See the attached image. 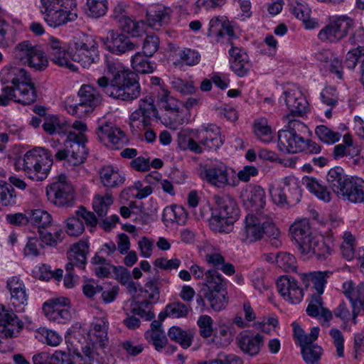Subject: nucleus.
<instances>
[{"label": "nucleus", "mask_w": 364, "mask_h": 364, "mask_svg": "<svg viewBox=\"0 0 364 364\" xmlns=\"http://www.w3.org/2000/svg\"><path fill=\"white\" fill-rule=\"evenodd\" d=\"M172 10L162 4L150 6L146 10L147 25L154 29L167 25L171 21Z\"/></svg>", "instance_id": "bb28decb"}, {"label": "nucleus", "mask_w": 364, "mask_h": 364, "mask_svg": "<svg viewBox=\"0 0 364 364\" xmlns=\"http://www.w3.org/2000/svg\"><path fill=\"white\" fill-rule=\"evenodd\" d=\"M149 56H146L144 54L143 55L141 53H136L132 58V66L133 69L138 73L144 74V73H151L154 72L156 64L154 63L151 62L148 59Z\"/></svg>", "instance_id": "37998d69"}, {"label": "nucleus", "mask_w": 364, "mask_h": 364, "mask_svg": "<svg viewBox=\"0 0 364 364\" xmlns=\"http://www.w3.org/2000/svg\"><path fill=\"white\" fill-rule=\"evenodd\" d=\"M204 297L209 302L211 309L215 311L224 309L228 303L226 289L215 291H204Z\"/></svg>", "instance_id": "ea45409f"}, {"label": "nucleus", "mask_w": 364, "mask_h": 364, "mask_svg": "<svg viewBox=\"0 0 364 364\" xmlns=\"http://www.w3.org/2000/svg\"><path fill=\"white\" fill-rule=\"evenodd\" d=\"M4 85L0 95V105L6 106L14 100L23 105H31L36 100L34 85L26 70L16 66H5L0 73Z\"/></svg>", "instance_id": "f03ea898"}, {"label": "nucleus", "mask_w": 364, "mask_h": 364, "mask_svg": "<svg viewBox=\"0 0 364 364\" xmlns=\"http://www.w3.org/2000/svg\"><path fill=\"white\" fill-rule=\"evenodd\" d=\"M36 48V46H33L27 41L19 43L16 46L13 52L15 60L23 65H26Z\"/></svg>", "instance_id": "a18cd8bd"}, {"label": "nucleus", "mask_w": 364, "mask_h": 364, "mask_svg": "<svg viewBox=\"0 0 364 364\" xmlns=\"http://www.w3.org/2000/svg\"><path fill=\"white\" fill-rule=\"evenodd\" d=\"M302 184L318 198L324 202L331 200V193L326 186L322 185L316 178L304 176L301 180Z\"/></svg>", "instance_id": "e433bc0d"}, {"label": "nucleus", "mask_w": 364, "mask_h": 364, "mask_svg": "<svg viewBox=\"0 0 364 364\" xmlns=\"http://www.w3.org/2000/svg\"><path fill=\"white\" fill-rule=\"evenodd\" d=\"M229 54L232 58L230 66L232 70L239 77L246 75L251 66L247 53L243 49L232 46L229 50Z\"/></svg>", "instance_id": "cd10ccee"}, {"label": "nucleus", "mask_w": 364, "mask_h": 364, "mask_svg": "<svg viewBox=\"0 0 364 364\" xmlns=\"http://www.w3.org/2000/svg\"><path fill=\"white\" fill-rule=\"evenodd\" d=\"M277 287L281 296L291 304H298L303 299V289L298 285L296 279L291 276H281L277 281Z\"/></svg>", "instance_id": "412c9836"}, {"label": "nucleus", "mask_w": 364, "mask_h": 364, "mask_svg": "<svg viewBox=\"0 0 364 364\" xmlns=\"http://www.w3.org/2000/svg\"><path fill=\"white\" fill-rule=\"evenodd\" d=\"M16 165L21 167L32 180L43 181L47 178L53 165L52 155L47 149L36 148L19 158Z\"/></svg>", "instance_id": "39448f33"}, {"label": "nucleus", "mask_w": 364, "mask_h": 364, "mask_svg": "<svg viewBox=\"0 0 364 364\" xmlns=\"http://www.w3.org/2000/svg\"><path fill=\"white\" fill-rule=\"evenodd\" d=\"M187 215L186 210L181 205H173L171 208H166L163 213L164 220L177 223L184 222Z\"/></svg>", "instance_id": "864d4df0"}, {"label": "nucleus", "mask_w": 364, "mask_h": 364, "mask_svg": "<svg viewBox=\"0 0 364 364\" xmlns=\"http://www.w3.org/2000/svg\"><path fill=\"white\" fill-rule=\"evenodd\" d=\"M67 127L66 122H61L55 116L46 117L42 125L43 130L50 135L65 133Z\"/></svg>", "instance_id": "3c124183"}, {"label": "nucleus", "mask_w": 364, "mask_h": 364, "mask_svg": "<svg viewBox=\"0 0 364 364\" xmlns=\"http://www.w3.org/2000/svg\"><path fill=\"white\" fill-rule=\"evenodd\" d=\"M206 289L204 291H215L226 289V282L216 269H209L205 272V284Z\"/></svg>", "instance_id": "4c0bfd02"}, {"label": "nucleus", "mask_w": 364, "mask_h": 364, "mask_svg": "<svg viewBox=\"0 0 364 364\" xmlns=\"http://www.w3.org/2000/svg\"><path fill=\"white\" fill-rule=\"evenodd\" d=\"M35 337L38 341L50 346H57L62 341V338L58 333L46 328H38L36 331Z\"/></svg>", "instance_id": "09e8293b"}, {"label": "nucleus", "mask_w": 364, "mask_h": 364, "mask_svg": "<svg viewBox=\"0 0 364 364\" xmlns=\"http://www.w3.org/2000/svg\"><path fill=\"white\" fill-rule=\"evenodd\" d=\"M6 287L11 294V304L16 311H23L28 304V294L23 281L16 276L10 277L6 282Z\"/></svg>", "instance_id": "4be33fe9"}, {"label": "nucleus", "mask_w": 364, "mask_h": 364, "mask_svg": "<svg viewBox=\"0 0 364 364\" xmlns=\"http://www.w3.org/2000/svg\"><path fill=\"white\" fill-rule=\"evenodd\" d=\"M112 203V195L107 193L105 196H96L92 202V207L99 217H104L107 215L108 208Z\"/></svg>", "instance_id": "5fc2aeb1"}, {"label": "nucleus", "mask_w": 364, "mask_h": 364, "mask_svg": "<svg viewBox=\"0 0 364 364\" xmlns=\"http://www.w3.org/2000/svg\"><path fill=\"white\" fill-rule=\"evenodd\" d=\"M46 196L48 200L57 206L70 205L74 199V191L66 176L60 175L57 181L47 186Z\"/></svg>", "instance_id": "dca6fc26"}, {"label": "nucleus", "mask_w": 364, "mask_h": 364, "mask_svg": "<svg viewBox=\"0 0 364 364\" xmlns=\"http://www.w3.org/2000/svg\"><path fill=\"white\" fill-rule=\"evenodd\" d=\"M108 50L117 55H122L135 50L137 46L123 33L110 31L105 43Z\"/></svg>", "instance_id": "a878e982"}, {"label": "nucleus", "mask_w": 364, "mask_h": 364, "mask_svg": "<svg viewBox=\"0 0 364 364\" xmlns=\"http://www.w3.org/2000/svg\"><path fill=\"white\" fill-rule=\"evenodd\" d=\"M354 21L346 15L333 16L329 23L318 33V38L323 42L337 43L353 31Z\"/></svg>", "instance_id": "9d476101"}, {"label": "nucleus", "mask_w": 364, "mask_h": 364, "mask_svg": "<svg viewBox=\"0 0 364 364\" xmlns=\"http://www.w3.org/2000/svg\"><path fill=\"white\" fill-rule=\"evenodd\" d=\"M105 70L112 78L102 76L97 80V85L105 93L122 101H132L139 97L141 86L135 73L108 57L105 60Z\"/></svg>", "instance_id": "f257e3e1"}, {"label": "nucleus", "mask_w": 364, "mask_h": 364, "mask_svg": "<svg viewBox=\"0 0 364 364\" xmlns=\"http://www.w3.org/2000/svg\"><path fill=\"white\" fill-rule=\"evenodd\" d=\"M350 178L344 169L341 166H335L331 168L327 175L326 181L329 188L338 196L345 188V186Z\"/></svg>", "instance_id": "c756f323"}, {"label": "nucleus", "mask_w": 364, "mask_h": 364, "mask_svg": "<svg viewBox=\"0 0 364 364\" xmlns=\"http://www.w3.org/2000/svg\"><path fill=\"white\" fill-rule=\"evenodd\" d=\"M302 357L306 364H315L318 362L322 354V348L313 344L301 349Z\"/></svg>", "instance_id": "0e129e2a"}, {"label": "nucleus", "mask_w": 364, "mask_h": 364, "mask_svg": "<svg viewBox=\"0 0 364 364\" xmlns=\"http://www.w3.org/2000/svg\"><path fill=\"white\" fill-rule=\"evenodd\" d=\"M276 262L279 267L285 272H294L296 269V260L295 257L286 252L277 253Z\"/></svg>", "instance_id": "4d7b16f0"}, {"label": "nucleus", "mask_w": 364, "mask_h": 364, "mask_svg": "<svg viewBox=\"0 0 364 364\" xmlns=\"http://www.w3.org/2000/svg\"><path fill=\"white\" fill-rule=\"evenodd\" d=\"M306 311L309 316H320L325 322H329L333 318L332 312L328 309L323 307L321 296L315 294H312Z\"/></svg>", "instance_id": "473e14b6"}, {"label": "nucleus", "mask_w": 364, "mask_h": 364, "mask_svg": "<svg viewBox=\"0 0 364 364\" xmlns=\"http://www.w3.org/2000/svg\"><path fill=\"white\" fill-rule=\"evenodd\" d=\"M276 225L272 215L265 213L248 214L245 219V240L256 242L264 238L267 235H274Z\"/></svg>", "instance_id": "1a4fd4ad"}, {"label": "nucleus", "mask_w": 364, "mask_h": 364, "mask_svg": "<svg viewBox=\"0 0 364 364\" xmlns=\"http://www.w3.org/2000/svg\"><path fill=\"white\" fill-rule=\"evenodd\" d=\"M170 84L174 90L183 95H192L197 90V88L193 85V82L182 80L176 77L171 78Z\"/></svg>", "instance_id": "13d9d810"}, {"label": "nucleus", "mask_w": 364, "mask_h": 364, "mask_svg": "<svg viewBox=\"0 0 364 364\" xmlns=\"http://www.w3.org/2000/svg\"><path fill=\"white\" fill-rule=\"evenodd\" d=\"M340 196L353 203L364 201V180L357 176H350Z\"/></svg>", "instance_id": "c85d7f7f"}, {"label": "nucleus", "mask_w": 364, "mask_h": 364, "mask_svg": "<svg viewBox=\"0 0 364 364\" xmlns=\"http://www.w3.org/2000/svg\"><path fill=\"white\" fill-rule=\"evenodd\" d=\"M353 310V320L354 323H355V318L357 316L358 313L356 312V309H362L364 311V284H360L355 288L354 291L353 296L350 301Z\"/></svg>", "instance_id": "774afa93"}, {"label": "nucleus", "mask_w": 364, "mask_h": 364, "mask_svg": "<svg viewBox=\"0 0 364 364\" xmlns=\"http://www.w3.org/2000/svg\"><path fill=\"white\" fill-rule=\"evenodd\" d=\"M28 218L29 223L38 227V230L50 226L53 220L51 215L42 209L29 210Z\"/></svg>", "instance_id": "79ce46f5"}, {"label": "nucleus", "mask_w": 364, "mask_h": 364, "mask_svg": "<svg viewBox=\"0 0 364 364\" xmlns=\"http://www.w3.org/2000/svg\"><path fill=\"white\" fill-rule=\"evenodd\" d=\"M158 111L154 105V100L151 95H147L139 100V108L132 113L129 125L134 134L149 126L154 118H157Z\"/></svg>", "instance_id": "9b49d317"}, {"label": "nucleus", "mask_w": 364, "mask_h": 364, "mask_svg": "<svg viewBox=\"0 0 364 364\" xmlns=\"http://www.w3.org/2000/svg\"><path fill=\"white\" fill-rule=\"evenodd\" d=\"M47 49L50 60L55 65L72 71L77 70V66L71 62V53L67 51L65 43L58 38L50 36L47 42Z\"/></svg>", "instance_id": "6ab92c4d"}, {"label": "nucleus", "mask_w": 364, "mask_h": 364, "mask_svg": "<svg viewBox=\"0 0 364 364\" xmlns=\"http://www.w3.org/2000/svg\"><path fill=\"white\" fill-rule=\"evenodd\" d=\"M78 103L67 106L68 112L77 117H82L91 112L101 102L100 95L90 85H82L78 91Z\"/></svg>", "instance_id": "4468645a"}, {"label": "nucleus", "mask_w": 364, "mask_h": 364, "mask_svg": "<svg viewBox=\"0 0 364 364\" xmlns=\"http://www.w3.org/2000/svg\"><path fill=\"white\" fill-rule=\"evenodd\" d=\"M265 203L264 190L259 186H255L250 191L245 205L254 213L253 214H258V213H264L262 210Z\"/></svg>", "instance_id": "72a5a7b5"}, {"label": "nucleus", "mask_w": 364, "mask_h": 364, "mask_svg": "<svg viewBox=\"0 0 364 364\" xmlns=\"http://www.w3.org/2000/svg\"><path fill=\"white\" fill-rule=\"evenodd\" d=\"M199 175L203 181L218 188L230 185L229 168L223 162L216 161L201 166Z\"/></svg>", "instance_id": "2eb2a0df"}, {"label": "nucleus", "mask_w": 364, "mask_h": 364, "mask_svg": "<svg viewBox=\"0 0 364 364\" xmlns=\"http://www.w3.org/2000/svg\"><path fill=\"white\" fill-rule=\"evenodd\" d=\"M159 105L166 111L177 114L180 110V102L170 95V92L163 90L159 95Z\"/></svg>", "instance_id": "de8ad7c7"}, {"label": "nucleus", "mask_w": 364, "mask_h": 364, "mask_svg": "<svg viewBox=\"0 0 364 364\" xmlns=\"http://www.w3.org/2000/svg\"><path fill=\"white\" fill-rule=\"evenodd\" d=\"M215 206L209 220L210 229L215 232L229 233L239 218L236 201L229 195L215 196Z\"/></svg>", "instance_id": "7ed1b4c3"}, {"label": "nucleus", "mask_w": 364, "mask_h": 364, "mask_svg": "<svg viewBox=\"0 0 364 364\" xmlns=\"http://www.w3.org/2000/svg\"><path fill=\"white\" fill-rule=\"evenodd\" d=\"M99 173L102 183L108 188H117L125 181L124 175L112 166H103Z\"/></svg>", "instance_id": "2f4dec72"}, {"label": "nucleus", "mask_w": 364, "mask_h": 364, "mask_svg": "<svg viewBox=\"0 0 364 364\" xmlns=\"http://www.w3.org/2000/svg\"><path fill=\"white\" fill-rule=\"evenodd\" d=\"M87 141L84 134H76L74 132H69L65 146L68 148L69 153L68 165L79 166L83 164L88 154L87 149L85 146Z\"/></svg>", "instance_id": "a211bd4d"}, {"label": "nucleus", "mask_w": 364, "mask_h": 364, "mask_svg": "<svg viewBox=\"0 0 364 364\" xmlns=\"http://www.w3.org/2000/svg\"><path fill=\"white\" fill-rule=\"evenodd\" d=\"M99 59L98 45L94 38L85 37L75 43V51L70 57L72 63H77L82 68H88Z\"/></svg>", "instance_id": "ddd939ff"}, {"label": "nucleus", "mask_w": 364, "mask_h": 364, "mask_svg": "<svg viewBox=\"0 0 364 364\" xmlns=\"http://www.w3.org/2000/svg\"><path fill=\"white\" fill-rule=\"evenodd\" d=\"M290 12L298 19L302 21L307 28H313L314 26L309 21V9L304 5L296 3L289 6Z\"/></svg>", "instance_id": "bf43d9fd"}, {"label": "nucleus", "mask_w": 364, "mask_h": 364, "mask_svg": "<svg viewBox=\"0 0 364 364\" xmlns=\"http://www.w3.org/2000/svg\"><path fill=\"white\" fill-rule=\"evenodd\" d=\"M88 252L89 245L87 242L80 240L73 244L67 253L68 262L65 268L68 270L75 268L85 269Z\"/></svg>", "instance_id": "b1692460"}, {"label": "nucleus", "mask_w": 364, "mask_h": 364, "mask_svg": "<svg viewBox=\"0 0 364 364\" xmlns=\"http://www.w3.org/2000/svg\"><path fill=\"white\" fill-rule=\"evenodd\" d=\"M92 264L99 265L95 267V273L100 278H107L111 274V270L113 269L114 266L112 265L105 258L98 255H95L91 259Z\"/></svg>", "instance_id": "6e6d98bb"}, {"label": "nucleus", "mask_w": 364, "mask_h": 364, "mask_svg": "<svg viewBox=\"0 0 364 364\" xmlns=\"http://www.w3.org/2000/svg\"><path fill=\"white\" fill-rule=\"evenodd\" d=\"M41 12L50 26H60L77 18L74 11L77 6L75 0H41Z\"/></svg>", "instance_id": "423d86ee"}, {"label": "nucleus", "mask_w": 364, "mask_h": 364, "mask_svg": "<svg viewBox=\"0 0 364 364\" xmlns=\"http://www.w3.org/2000/svg\"><path fill=\"white\" fill-rule=\"evenodd\" d=\"M263 343V336L259 334L250 336L247 333L242 334L238 338L240 348L246 354L251 356L257 355Z\"/></svg>", "instance_id": "f704fd0d"}, {"label": "nucleus", "mask_w": 364, "mask_h": 364, "mask_svg": "<svg viewBox=\"0 0 364 364\" xmlns=\"http://www.w3.org/2000/svg\"><path fill=\"white\" fill-rule=\"evenodd\" d=\"M116 127L113 122L106 119H100L95 129L97 140L105 146Z\"/></svg>", "instance_id": "49530a36"}, {"label": "nucleus", "mask_w": 364, "mask_h": 364, "mask_svg": "<svg viewBox=\"0 0 364 364\" xmlns=\"http://www.w3.org/2000/svg\"><path fill=\"white\" fill-rule=\"evenodd\" d=\"M66 228L67 233L71 236H79L85 230L84 223L76 215V211L67 219Z\"/></svg>", "instance_id": "69168bd1"}, {"label": "nucleus", "mask_w": 364, "mask_h": 364, "mask_svg": "<svg viewBox=\"0 0 364 364\" xmlns=\"http://www.w3.org/2000/svg\"><path fill=\"white\" fill-rule=\"evenodd\" d=\"M315 134L320 141L328 144L338 142L342 136L340 132H334L325 125L317 126L315 129Z\"/></svg>", "instance_id": "603ef678"}, {"label": "nucleus", "mask_w": 364, "mask_h": 364, "mask_svg": "<svg viewBox=\"0 0 364 364\" xmlns=\"http://www.w3.org/2000/svg\"><path fill=\"white\" fill-rule=\"evenodd\" d=\"M16 195L11 185L0 183V203L4 206L13 205L16 203Z\"/></svg>", "instance_id": "680f3d73"}, {"label": "nucleus", "mask_w": 364, "mask_h": 364, "mask_svg": "<svg viewBox=\"0 0 364 364\" xmlns=\"http://www.w3.org/2000/svg\"><path fill=\"white\" fill-rule=\"evenodd\" d=\"M48 59L43 52L36 47L26 65L36 70H41L48 66Z\"/></svg>", "instance_id": "338daca9"}, {"label": "nucleus", "mask_w": 364, "mask_h": 364, "mask_svg": "<svg viewBox=\"0 0 364 364\" xmlns=\"http://www.w3.org/2000/svg\"><path fill=\"white\" fill-rule=\"evenodd\" d=\"M87 14L93 18L104 16L107 11V0H87Z\"/></svg>", "instance_id": "e2e57ef3"}, {"label": "nucleus", "mask_w": 364, "mask_h": 364, "mask_svg": "<svg viewBox=\"0 0 364 364\" xmlns=\"http://www.w3.org/2000/svg\"><path fill=\"white\" fill-rule=\"evenodd\" d=\"M304 124L299 121L291 120L287 129L278 132V146L279 149L287 153H299L305 149V139L297 134L296 128L304 127Z\"/></svg>", "instance_id": "f8f14e48"}, {"label": "nucleus", "mask_w": 364, "mask_h": 364, "mask_svg": "<svg viewBox=\"0 0 364 364\" xmlns=\"http://www.w3.org/2000/svg\"><path fill=\"white\" fill-rule=\"evenodd\" d=\"M280 100L285 102L291 116L300 117L306 112L308 102L302 92L297 89L285 91L280 97Z\"/></svg>", "instance_id": "393cba45"}, {"label": "nucleus", "mask_w": 364, "mask_h": 364, "mask_svg": "<svg viewBox=\"0 0 364 364\" xmlns=\"http://www.w3.org/2000/svg\"><path fill=\"white\" fill-rule=\"evenodd\" d=\"M171 340L178 343L183 348H188L193 342V334L191 331H183L178 326H172L168 331Z\"/></svg>", "instance_id": "a19ab883"}, {"label": "nucleus", "mask_w": 364, "mask_h": 364, "mask_svg": "<svg viewBox=\"0 0 364 364\" xmlns=\"http://www.w3.org/2000/svg\"><path fill=\"white\" fill-rule=\"evenodd\" d=\"M269 194L273 202L281 206L296 205L302 196L299 183L292 176L284 177L277 184L271 185Z\"/></svg>", "instance_id": "6e6552de"}, {"label": "nucleus", "mask_w": 364, "mask_h": 364, "mask_svg": "<svg viewBox=\"0 0 364 364\" xmlns=\"http://www.w3.org/2000/svg\"><path fill=\"white\" fill-rule=\"evenodd\" d=\"M43 311L48 320L58 323H67L72 319L70 301L65 297L48 300L43 304Z\"/></svg>", "instance_id": "f3484780"}, {"label": "nucleus", "mask_w": 364, "mask_h": 364, "mask_svg": "<svg viewBox=\"0 0 364 364\" xmlns=\"http://www.w3.org/2000/svg\"><path fill=\"white\" fill-rule=\"evenodd\" d=\"M109 323L106 318H97L92 323L88 333L89 341L81 347L82 353L76 352V355L90 362L99 355L98 349H103L107 342Z\"/></svg>", "instance_id": "0eeeda50"}, {"label": "nucleus", "mask_w": 364, "mask_h": 364, "mask_svg": "<svg viewBox=\"0 0 364 364\" xmlns=\"http://www.w3.org/2000/svg\"><path fill=\"white\" fill-rule=\"evenodd\" d=\"M301 253L310 257L314 255L318 259L323 260L331 255V248L323 238L314 236L307 245V248L303 250Z\"/></svg>", "instance_id": "7c9ffc66"}, {"label": "nucleus", "mask_w": 364, "mask_h": 364, "mask_svg": "<svg viewBox=\"0 0 364 364\" xmlns=\"http://www.w3.org/2000/svg\"><path fill=\"white\" fill-rule=\"evenodd\" d=\"M128 142L125 133L119 127L114 129V132L106 144V146L111 149H120Z\"/></svg>", "instance_id": "052dcab7"}, {"label": "nucleus", "mask_w": 364, "mask_h": 364, "mask_svg": "<svg viewBox=\"0 0 364 364\" xmlns=\"http://www.w3.org/2000/svg\"><path fill=\"white\" fill-rule=\"evenodd\" d=\"M253 131L256 137L264 143H269L272 140L271 127L268 125L267 119L259 118L255 120Z\"/></svg>", "instance_id": "c03bdc74"}, {"label": "nucleus", "mask_w": 364, "mask_h": 364, "mask_svg": "<svg viewBox=\"0 0 364 364\" xmlns=\"http://www.w3.org/2000/svg\"><path fill=\"white\" fill-rule=\"evenodd\" d=\"M328 275V272H313L302 274L301 279L306 287L312 284V287L316 290L315 294L321 296L323 293Z\"/></svg>", "instance_id": "c9c22d12"}, {"label": "nucleus", "mask_w": 364, "mask_h": 364, "mask_svg": "<svg viewBox=\"0 0 364 364\" xmlns=\"http://www.w3.org/2000/svg\"><path fill=\"white\" fill-rule=\"evenodd\" d=\"M23 328V323L11 309L0 304V334L5 338H16Z\"/></svg>", "instance_id": "aec40b11"}, {"label": "nucleus", "mask_w": 364, "mask_h": 364, "mask_svg": "<svg viewBox=\"0 0 364 364\" xmlns=\"http://www.w3.org/2000/svg\"><path fill=\"white\" fill-rule=\"evenodd\" d=\"M289 234L291 240L294 241V244L300 252L307 248V245L314 237L307 219L294 222L289 228Z\"/></svg>", "instance_id": "5701e85b"}, {"label": "nucleus", "mask_w": 364, "mask_h": 364, "mask_svg": "<svg viewBox=\"0 0 364 364\" xmlns=\"http://www.w3.org/2000/svg\"><path fill=\"white\" fill-rule=\"evenodd\" d=\"M195 136L198 140V143L186 134L180 133L178 135L180 148L183 150L188 149L195 154H201L203 151V146L208 150H216L223 144L220 128L215 124L203 127L197 130Z\"/></svg>", "instance_id": "20e7f679"}, {"label": "nucleus", "mask_w": 364, "mask_h": 364, "mask_svg": "<svg viewBox=\"0 0 364 364\" xmlns=\"http://www.w3.org/2000/svg\"><path fill=\"white\" fill-rule=\"evenodd\" d=\"M144 337L157 351H161L168 343V339L164 331H146Z\"/></svg>", "instance_id": "8fccbe9b"}, {"label": "nucleus", "mask_w": 364, "mask_h": 364, "mask_svg": "<svg viewBox=\"0 0 364 364\" xmlns=\"http://www.w3.org/2000/svg\"><path fill=\"white\" fill-rule=\"evenodd\" d=\"M144 25L143 21H136L127 16H122L119 19V27L133 37H137L144 31Z\"/></svg>", "instance_id": "58836bf2"}]
</instances>
